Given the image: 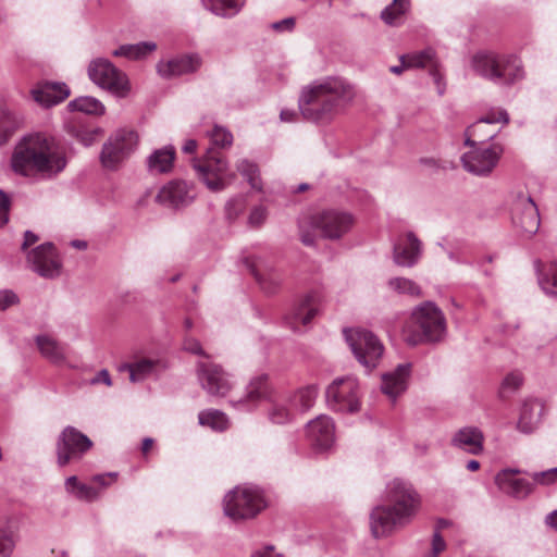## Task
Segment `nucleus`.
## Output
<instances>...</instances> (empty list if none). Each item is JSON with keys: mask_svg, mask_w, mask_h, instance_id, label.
I'll use <instances>...</instances> for the list:
<instances>
[{"mask_svg": "<svg viewBox=\"0 0 557 557\" xmlns=\"http://www.w3.org/2000/svg\"><path fill=\"white\" fill-rule=\"evenodd\" d=\"M66 164L65 151L44 133L23 136L11 156L12 171L33 182L54 180Z\"/></svg>", "mask_w": 557, "mask_h": 557, "instance_id": "nucleus-1", "label": "nucleus"}, {"mask_svg": "<svg viewBox=\"0 0 557 557\" xmlns=\"http://www.w3.org/2000/svg\"><path fill=\"white\" fill-rule=\"evenodd\" d=\"M355 97V87L347 79L327 76L302 88L298 109L308 122L329 123L350 104Z\"/></svg>", "mask_w": 557, "mask_h": 557, "instance_id": "nucleus-2", "label": "nucleus"}, {"mask_svg": "<svg viewBox=\"0 0 557 557\" xmlns=\"http://www.w3.org/2000/svg\"><path fill=\"white\" fill-rule=\"evenodd\" d=\"M387 505L373 508L370 528L376 539L389 535L396 528L410 522L416 515L420 499L412 485L395 479L386 487Z\"/></svg>", "mask_w": 557, "mask_h": 557, "instance_id": "nucleus-3", "label": "nucleus"}, {"mask_svg": "<svg viewBox=\"0 0 557 557\" xmlns=\"http://www.w3.org/2000/svg\"><path fill=\"white\" fill-rule=\"evenodd\" d=\"M209 137L213 147L208 148L201 159H195L193 161V168L197 177L208 189L211 191H221L225 189L235 175H227L228 163L224 156L216 151L215 148L231 147L233 144V135L224 127L214 126L209 133Z\"/></svg>", "mask_w": 557, "mask_h": 557, "instance_id": "nucleus-4", "label": "nucleus"}, {"mask_svg": "<svg viewBox=\"0 0 557 557\" xmlns=\"http://www.w3.org/2000/svg\"><path fill=\"white\" fill-rule=\"evenodd\" d=\"M446 335V319L442 310L433 302L425 301L414 308L404 326V336L409 345L437 343Z\"/></svg>", "mask_w": 557, "mask_h": 557, "instance_id": "nucleus-5", "label": "nucleus"}, {"mask_svg": "<svg viewBox=\"0 0 557 557\" xmlns=\"http://www.w3.org/2000/svg\"><path fill=\"white\" fill-rule=\"evenodd\" d=\"M471 67L475 74L497 85H512L524 77L522 62L516 54L479 51L471 59Z\"/></svg>", "mask_w": 557, "mask_h": 557, "instance_id": "nucleus-6", "label": "nucleus"}, {"mask_svg": "<svg viewBox=\"0 0 557 557\" xmlns=\"http://www.w3.org/2000/svg\"><path fill=\"white\" fill-rule=\"evenodd\" d=\"M89 79L99 88L119 99L127 98L132 91L129 78L125 72L117 69L110 60L96 58L87 67Z\"/></svg>", "mask_w": 557, "mask_h": 557, "instance_id": "nucleus-7", "label": "nucleus"}, {"mask_svg": "<svg viewBox=\"0 0 557 557\" xmlns=\"http://www.w3.org/2000/svg\"><path fill=\"white\" fill-rule=\"evenodd\" d=\"M265 507L261 490L256 486H236L230 491L223 502L224 513L233 520L256 517Z\"/></svg>", "mask_w": 557, "mask_h": 557, "instance_id": "nucleus-8", "label": "nucleus"}, {"mask_svg": "<svg viewBox=\"0 0 557 557\" xmlns=\"http://www.w3.org/2000/svg\"><path fill=\"white\" fill-rule=\"evenodd\" d=\"M344 334L358 362L367 372L374 369L384 351L380 339L372 332L361 329L345 330Z\"/></svg>", "mask_w": 557, "mask_h": 557, "instance_id": "nucleus-9", "label": "nucleus"}, {"mask_svg": "<svg viewBox=\"0 0 557 557\" xmlns=\"http://www.w3.org/2000/svg\"><path fill=\"white\" fill-rule=\"evenodd\" d=\"M138 135L132 129L115 131L103 144L100 162L108 170H116L136 150Z\"/></svg>", "mask_w": 557, "mask_h": 557, "instance_id": "nucleus-10", "label": "nucleus"}, {"mask_svg": "<svg viewBox=\"0 0 557 557\" xmlns=\"http://www.w3.org/2000/svg\"><path fill=\"white\" fill-rule=\"evenodd\" d=\"M325 397L332 410L352 413L360 409L359 383L354 376L335 379L326 388Z\"/></svg>", "mask_w": 557, "mask_h": 557, "instance_id": "nucleus-11", "label": "nucleus"}, {"mask_svg": "<svg viewBox=\"0 0 557 557\" xmlns=\"http://www.w3.org/2000/svg\"><path fill=\"white\" fill-rule=\"evenodd\" d=\"M91 440L74 426H65L55 444L57 463L60 467L81 460L92 447Z\"/></svg>", "mask_w": 557, "mask_h": 557, "instance_id": "nucleus-12", "label": "nucleus"}, {"mask_svg": "<svg viewBox=\"0 0 557 557\" xmlns=\"http://www.w3.org/2000/svg\"><path fill=\"white\" fill-rule=\"evenodd\" d=\"M511 221L517 231L531 237L540 228V213L537 206L529 194L517 193L511 206Z\"/></svg>", "mask_w": 557, "mask_h": 557, "instance_id": "nucleus-13", "label": "nucleus"}, {"mask_svg": "<svg viewBox=\"0 0 557 557\" xmlns=\"http://www.w3.org/2000/svg\"><path fill=\"white\" fill-rule=\"evenodd\" d=\"M309 224L313 232H319L323 238L335 240L351 228L354 218L347 212L326 210L312 215Z\"/></svg>", "mask_w": 557, "mask_h": 557, "instance_id": "nucleus-14", "label": "nucleus"}, {"mask_svg": "<svg viewBox=\"0 0 557 557\" xmlns=\"http://www.w3.org/2000/svg\"><path fill=\"white\" fill-rule=\"evenodd\" d=\"M472 148L461 157L465 170L478 176L490 175L500 159L503 148L499 145L488 147H475L474 145Z\"/></svg>", "mask_w": 557, "mask_h": 557, "instance_id": "nucleus-15", "label": "nucleus"}, {"mask_svg": "<svg viewBox=\"0 0 557 557\" xmlns=\"http://www.w3.org/2000/svg\"><path fill=\"white\" fill-rule=\"evenodd\" d=\"M197 376L202 388L212 396L223 397L233 387L231 375L210 361L197 362Z\"/></svg>", "mask_w": 557, "mask_h": 557, "instance_id": "nucleus-16", "label": "nucleus"}, {"mask_svg": "<svg viewBox=\"0 0 557 557\" xmlns=\"http://www.w3.org/2000/svg\"><path fill=\"white\" fill-rule=\"evenodd\" d=\"M30 268L38 275L54 278L61 273V261L51 243L39 245L27 255Z\"/></svg>", "mask_w": 557, "mask_h": 557, "instance_id": "nucleus-17", "label": "nucleus"}, {"mask_svg": "<svg viewBox=\"0 0 557 557\" xmlns=\"http://www.w3.org/2000/svg\"><path fill=\"white\" fill-rule=\"evenodd\" d=\"M321 305V293L311 290L296 301L290 313L286 317V322L294 331H298L301 325H307L311 322L319 313Z\"/></svg>", "mask_w": 557, "mask_h": 557, "instance_id": "nucleus-18", "label": "nucleus"}, {"mask_svg": "<svg viewBox=\"0 0 557 557\" xmlns=\"http://www.w3.org/2000/svg\"><path fill=\"white\" fill-rule=\"evenodd\" d=\"M243 261L263 292L272 294L278 289L283 277L272 263L261 257H246Z\"/></svg>", "mask_w": 557, "mask_h": 557, "instance_id": "nucleus-19", "label": "nucleus"}, {"mask_svg": "<svg viewBox=\"0 0 557 557\" xmlns=\"http://www.w3.org/2000/svg\"><path fill=\"white\" fill-rule=\"evenodd\" d=\"M195 198L194 186L182 180L169 182L157 195L158 202L175 209L190 205Z\"/></svg>", "mask_w": 557, "mask_h": 557, "instance_id": "nucleus-20", "label": "nucleus"}, {"mask_svg": "<svg viewBox=\"0 0 557 557\" xmlns=\"http://www.w3.org/2000/svg\"><path fill=\"white\" fill-rule=\"evenodd\" d=\"M306 432L311 446L318 451L330 449L335 442L334 422L327 416L321 414L309 421Z\"/></svg>", "mask_w": 557, "mask_h": 557, "instance_id": "nucleus-21", "label": "nucleus"}, {"mask_svg": "<svg viewBox=\"0 0 557 557\" xmlns=\"http://www.w3.org/2000/svg\"><path fill=\"white\" fill-rule=\"evenodd\" d=\"M200 58L197 54L180 55L170 60H161L157 64L158 74L166 79L184 74L194 73L200 66Z\"/></svg>", "mask_w": 557, "mask_h": 557, "instance_id": "nucleus-22", "label": "nucleus"}, {"mask_svg": "<svg viewBox=\"0 0 557 557\" xmlns=\"http://www.w3.org/2000/svg\"><path fill=\"white\" fill-rule=\"evenodd\" d=\"M71 94L70 87L62 82H42L32 90L33 99L42 107L50 108L64 101Z\"/></svg>", "mask_w": 557, "mask_h": 557, "instance_id": "nucleus-23", "label": "nucleus"}, {"mask_svg": "<svg viewBox=\"0 0 557 557\" xmlns=\"http://www.w3.org/2000/svg\"><path fill=\"white\" fill-rule=\"evenodd\" d=\"M519 472L511 469L503 470L496 475L495 482L505 494L523 499L532 492L533 484L524 478L517 476Z\"/></svg>", "mask_w": 557, "mask_h": 557, "instance_id": "nucleus-24", "label": "nucleus"}, {"mask_svg": "<svg viewBox=\"0 0 557 557\" xmlns=\"http://www.w3.org/2000/svg\"><path fill=\"white\" fill-rule=\"evenodd\" d=\"M410 363H400L397 368L382 375L381 391L395 400L407 388L408 377L410 375Z\"/></svg>", "mask_w": 557, "mask_h": 557, "instance_id": "nucleus-25", "label": "nucleus"}, {"mask_svg": "<svg viewBox=\"0 0 557 557\" xmlns=\"http://www.w3.org/2000/svg\"><path fill=\"white\" fill-rule=\"evenodd\" d=\"M484 435L475 426L459 429L451 437L453 447L461 449L471 455H480L483 451Z\"/></svg>", "mask_w": 557, "mask_h": 557, "instance_id": "nucleus-26", "label": "nucleus"}, {"mask_svg": "<svg viewBox=\"0 0 557 557\" xmlns=\"http://www.w3.org/2000/svg\"><path fill=\"white\" fill-rule=\"evenodd\" d=\"M544 413V404L536 398L523 401L517 429L524 434L533 433L540 425Z\"/></svg>", "mask_w": 557, "mask_h": 557, "instance_id": "nucleus-27", "label": "nucleus"}, {"mask_svg": "<svg viewBox=\"0 0 557 557\" xmlns=\"http://www.w3.org/2000/svg\"><path fill=\"white\" fill-rule=\"evenodd\" d=\"M421 243L413 233L407 234L406 243L394 246V261L401 267H412L420 256Z\"/></svg>", "mask_w": 557, "mask_h": 557, "instance_id": "nucleus-28", "label": "nucleus"}, {"mask_svg": "<svg viewBox=\"0 0 557 557\" xmlns=\"http://www.w3.org/2000/svg\"><path fill=\"white\" fill-rule=\"evenodd\" d=\"M265 410L273 424H287L294 418V408L287 395L269 399Z\"/></svg>", "mask_w": 557, "mask_h": 557, "instance_id": "nucleus-29", "label": "nucleus"}, {"mask_svg": "<svg viewBox=\"0 0 557 557\" xmlns=\"http://www.w3.org/2000/svg\"><path fill=\"white\" fill-rule=\"evenodd\" d=\"M35 343L40 355L54 364H62L66 360L65 346L55 338L47 334H39L35 337Z\"/></svg>", "mask_w": 557, "mask_h": 557, "instance_id": "nucleus-30", "label": "nucleus"}, {"mask_svg": "<svg viewBox=\"0 0 557 557\" xmlns=\"http://www.w3.org/2000/svg\"><path fill=\"white\" fill-rule=\"evenodd\" d=\"M159 361L153 359L143 358L135 362L122 363L117 367L120 372L127 371L132 383L143 382L146 379L157 373Z\"/></svg>", "mask_w": 557, "mask_h": 557, "instance_id": "nucleus-31", "label": "nucleus"}, {"mask_svg": "<svg viewBox=\"0 0 557 557\" xmlns=\"http://www.w3.org/2000/svg\"><path fill=\"white\" fill-rule=\"evenodd\" d=\"M534 268L542 290L547 296L557 297V261L543 263L541 260H535Z\"/></svg>", "mask_w": 557, "mask_h": 557, "instance_id": "nucleus-32", "label": "nucleus"}, {"mask_svg": "<svg viewBox=\"0 0 557 557\" xmlns=\"http://www.w3.org/2000/svg\"><path fill=\"white\" fill-rule=\"evenodd\" d=\"M66 132L85 147L91 146L101 129L96 126L88 125L86 119L77 116L67 122Z\"/></svg>", "mask_w": 557, "mask_h": 557, "instance_id": "nucleus-33", "label": "nucleus"}, {"mask_svg": "<svg viewBox=\"0 0 557 557\" xmlns=\"http://www.w3.org/2000/svg\"><path fill=\"white\" fill-rule=\"evenodd\" d=\"M175 160V148L173 146H165L154 150L147 158V169L151 174L169 173Z\"/></svg>", "mask_w": 557, "mask_h": 557, "instance_id": "nucleus-34", "label": "nucleus"}, {"mask_svg": "<svg viewBox=\"0 0 557 557\" xmlns=\"http://www.w3.org/2000/svg\"><path fill=\"white\" fill-rule=\"evenodd\" d=\"M509 122V115L506 110L499 109V110H492L487 112L484 116L479 119L475 123H473L471 126H469L466 129V140L465 145L467 146H474L475 141L472 139V136H478V133L480 128H485L488 124H496V123H504L507 124Z\"/></svg>", "mask_w": 557, "mask_h": 557, "instance_id": "nucleus-35", "label": "nucleus"}, {"mask_svg": "<svg viewBox=\"0 0 557 557\" xmlns=\"http://www.w3.org/2000/svg\"><path fill=\"white\" fill-rule=\"evenodd\" d=\"M268 375L261 374L253 377L249 385L247 386V393L245 399L239 398L238 400L232 403L243 409H250V406L247 404L248 401H255L268 395Z\"/></svg>", "mask_w": 557, "mask_h": 557, "instance_id": "nucleus-36", "label": "nucleus"}, {"mask_svg": "<svg viewBox=\"0 0 557 557\" xmlns=\"http://www.w3.org/2000/svg\"><path fill=\"white\" fill-rule=\"evenodd\" d=\"M21 115L8 110L0 109V147L4 146L13 134L22 126Z\"/></svg>", "mask_w": 557, "mask_h": 557, "instance_id": "nucleus-37", "label": "nucleus"}, {"mask_svg": "<svg viewBox=\"0 0 557 557\" xmlns=\"http://www.w3.org/2000/svg\"><path fill=\"white\" fill-rule=\"evenodd\" d=\"M157 45L152 41H140L138 44L122 45L115 49L112 54L128 60H140L154 51Z\"/></svg>", "mask_w": 557, "mask_h": 557, "instance_id": "nucleus-38", "label": "nucleus"}, {"mask_svg": "<svg viewBox=\"0 0 557 557\" xmlns=\"http://www.w3.org/2000/svg\"><path fill=\"white\" fill-rule=\"evenodd\" d=\"M410 9V0H393V2L387 5L381 12V20L389 26H398L404 23L405 14Z\"/></svg>", "mask_w": 557, "mask_h": 557, "instance_id": "nucleus-39", "label": "nucleus"}, {"mask_svg": "<svg viewBox=\"0 0 557 557\" xmlns=\"http://www.w3.org/2000/svg\"><path fill=\"white\" fill-rule=\"evenodd\" d=\"M201 3L206 10L215 15L231 17L240 11L244 0H201Z\"/></svg>", "mask_w": 557, "mask_h": 557, "instance_id": "nucleus-40", "label": "nucleus"}, {"mask_svg": "<svg viewBox=\"0 0 557 557\" xmlns=\"http://www.w3.org/2000/svg\"><path fill=\"white\" fill-rule=\"evenodd\" d=\"M290 399L293 408L299 411H307L313 405L318 396V387L315 385H308L299 388L293 395H287Z\"/></svg>", "mask_w": 557, "mask_h": 557, "instance_id": "nucleus-41", "label": "nucleus"}, {"mask_svg": "<svg viewBox=\"0 0 557 557\" xmlns=\"http://www.w3.org/2000/svg\"><path fill=\"white\" fill-rule=\"evenodd\" d=\"M67 108L70 111H78L88 115H102L106 110L101 101L90 96L78 97L70 101Z\"/></svg>", "mask_w": 557, "mask_h": 557, "instance_id": "nucleus-42", "label": "nucleus"}, {"mask_svg": "<svg viewBox=\"0 0 557 557\" xmlns=\"http://www.w3.org/2000/svg\"><path fill=\"white\" fill-rule=\"evenodd\" d=\"M17 527L12 520L0 528V557H11L16 545Z\"/></svg>", "mask_w": 557, "mask_h": 557, "instance_id": "nucleus-43", "label": "nucleus"}, {"mask_svg": "<svg viewBox=\"0 0 557 557\" xmlns=\"http://www.w3.org/2000/svg\"><path fill=\"white\" fill-rule=\"evenodd\" d=\"M435 52L433 49L428 48L421 51L403 54L399 61L407 62L409 69H420L431 65L434 67Z\"/></svg>", "mask_w": 557, "mask_h": 557, "instance_id": "nucleus-44", "label": "nucleus"}, {"mask_svg": "<svg viewBox=\"0 0 557 557\" xmlns=\"http://www.w3.org/2000/svg\"><path fill=\"white\" fill-rule=\"evenodd\" d=\"M198 420L201 425L209 426L214 431H224L228 428L226 414L220 410L210 409L200 411Z\"/></svg>", "mask_w": 557, "mask_h": 557, "instance_id": "nucleus-45", "label": "nucleus"}, {"mask_svg": "<svg viewBox=\"0 0 557 557\" xmlns=\"http://www.w3.org/2000/svg\"><path fill=\"white\" fill-rule=\"evenodd\" d=\"M237 171L240 175L248 182L251 188L261 190V180L259 176L258 165L247 159L239 160L237 165Z\"/></svg>", "mask_w": 557, "mask_h": 557, "instance_id": "nucleus-46", "label": "nucleus"}, {"mask_svg": "<svg viewBox=\"0 0 557 557\" xmlns=\"http://www.w3.org/2000/svg\"><path fill=\"white\" fill-rule=\"evenodd\" d=\"M388 287L398 294H405L412 297L421 295L420 287L412 281L406 277H394L388 281Z\"/></svg>", "mask_w": 557, "mask_h": 557, "instance_id": "nucleus-47", "label": "nucleus"}, {"mask_svg": "<svg viewBox=\"0 0 557 557\" xmlns=\"http://www.w3.org/2000/svg\"><path fill=\"white\" fill-rule=\"evenodd\" d=\"M522 385V376L519 373H510L508 374L503 383L499 391L500 397H507V393H512L517 391Z\"/></svg>", "mask_w": 557, "mask_h": 557, "instance_id": "nucleus-48", "label": "nucleus"}, {"mask_svg": "<svg viewBox=\"0 0 557 557\" xmlns=\"http://www.w3.org/2000/svg\"><path fill=\"white\" fill-rule=\"evenodd\" d=\"M531 478L537 484L548 485L555 483L557 482V467L541 472H533Z\"/></svg>", "mask_w": 557, "mask_h": 557, "instance_id": "nucleus-49", "label": "nucleus"}, {"mask_svg": "<svg viewBox=\"0 0 557 557\" xmlns=\"http://www.w3.org/2000/svg\"><path fill=\"white\" fill-rule=\"evenodd\" d=\"M296 18L285 17L281 21L273 22L269 25L270 29L275 33H292L295 30Z\"/></svg>", "mask_w": 557, "mask_h": 557, "instance_id": "nucleus-50", "label": "nucleus"}, {"mask_svg": "<svg viewBox=\"0 0 557 557\" xmlns=\"http://www.w3.org/2000/svg\"><path fill=\"white\" fill-rule=\"evenodd\" d=\"M73 495L81 500L91 502L97 497V491L90 485L81 483Z\"/></svg>", "mask_w": 557, "mask_h": 557, "instance_id": "nucleus-51", "label": "nucleus"}, {"mask_svg": "<svg viewBox=\"0 0 557 557\" xmlns=\"http://www.w3.org/2000/svg\"><path fill=\"white\" fill-rule=\"evenodd\" d=\"M446 543L438 531H435L432 537V550L424 555V557H438V554L445 550Z\"/></svg>", "mask_w": 557, "mask_h": 557, "instance_id": "nucleus-52", "label": "nucleus"}, {"mask_svg": "<svg viewBox=\"0 0 557 557\" xmlns=\"http://www.w3.org/2000/svg\"><path fill=\"white\" fill-rule=\"evenodd\" d=\"M183 348L184 350L191 352L194 355L208 357L205 350L202 349L200 342L194 337H185L183 342Z\"/></svg>", "mask_w": 557, "mask_h": 557, "instance_id": "nucleus-53", "label": "nucleus"}, {"mask_svg": "<svg viewBox=\"0 0 557 557\" xmlns=\"http://www.w3.org/2000/svg\"><path fill=\"white\" fill-rule=\"evenodd\" d=\"M17 301L18 298L12 290H0V310H5Z\"/></svg>", "mask_w": 557, "mask_h": 557, "instance_id": "nucleus-54", "label": "nucleus"}, {"mask_svg": "<svg viewBox=\"0 0 557 557\" xmlns=\"http://www.w3.org/2000/svg\"><path fill=\"white\" fill-rule=\"evenodd\" d=\"M267 218V210L264 207H256L251 210L249 214V223L253 226L261 225Z\"/></svg>", "mask_w": 557, "mask_h": 557, "instance_id": "nucleus-55", "label": "nucleus"}, {"mask_svg": "<svg viewBox=\"0 0 557 557\" xmlns=\"http://www.w3.org/2000/svg\"><path fill=\"white\" fill-rule=\"evenodd\" d=\"M430 73H431L433 81L436 85L438 95L443 96L445 94V89H446V84L444 82V77L442 76V74L438 72V70L435 66L430 70Z\"/></svg>", "mask_w": 557, "mask_h": 557, "instance_id": "nucleus-56", "label": "nucleus"}, {"mask_svg": "<svg viewBox=\"0 0 557 557\" xmlns=\"http://www.w3.org/2000/svg\"><path fill=\"white\" fill-rule=\"evenodd\" d=\"M299 230H300V240L302 242V244L306 246H313L315 243V236L313 233L305 230L304 222H301L299 224Z\"/></svg>", "mask_w": 557, "mask_h": 557, "instance_id": "nucleus-57", "label": "nucleus"}, {"mask_svg": "<svg viewBox=\"0 0 557 557\" xmlns=\"http://www.w3.org/2000/svg\"><path fill=\"white\" fill-rule=\"evenodd\" d=\"M91 383L92 384L103 383L107 386H111L112 381H111V376H110L108 370H106V369L100 370L97 373V375L91 380Z\"/></svg>", "mask_w": 557, "mask_h": 557, "instance_id": "nucleus-58", "label": "nucleus"}, {"mask_svg": "<svg viewBox=\"0 0 557 557\" xmlns=\"http://www.w3.org/2000/svg\"><path fill=\"white\" fill-rule=\"evenodd\" d=\"M495 132H484V128H480L478 136H472V139L476 143L484 144L495 137Z\"/></svg>", "mask_w": 557, "mask_h": 557, "instance_id": "nucleus-59", "label": "nucleus"}, {"mask_svg": "<svg viewBox=\"0 0 557 557\" xmlns=\"http://www.w3.org/2000/svg\"><path fill=\"white\" fill-rule=\"evenodd\" d=\"M298 113L293 109H282L280 113V119L283 122H295Z\"/></svg>", "mask_w": 557, "mask_h": 557, "instance_id": "nucleus-60", "label": "nucleus"}, {"mask_svg": "<svg viewBox=\"0 0 557 557\" xmlns=\"http://www.w3.org/2000/svg\"><path fill=\"white\" fill-rule=\"evenodd\" d=\"M38 240V236L34 234L32 231H26L24 233V242L22 245V249L26 250L30 245L35 244Z\"/></svg>", "mask_w": 557, "mask_h": 557, "instance_id": "nucleus-61", "label": "nucleus"}, {"mask_svg": "<svg viewBox=\"0 0 557 557\" xmlns=\"http://www.w3.org/2000/svg\"><path fill=\"white\" fill-rule=\"evenodd\" d=\"M81 485V482H78L77 480V476L75 475H72V476H69L66 480H65V490L73 494L74 491L77 488V486Z\"/></svg>", "mask_w": 557, "mask_h": 557, "instance_id": "nucleus-62", "label": "nucleus"}, {"mask_svg": "<svg viewBox=\"0 0 557 557\" xmlns=\"http://www.w3.org/2000/svg\"><path fill=\"white\" fill-rule=\"evenodd\" d=\"M251 557H280V555H274L273 546H267L264 549L253 553Z\"/></svg>", "mask_w": 557, "mask_h": 557, "instance_id": "nucleus-63", "label": "nucleus"}, {"mask_svg": "<svg viewBox=\"0 0 557 557\" xmlns=\"http://www.w3.org/2000/svg\"><path fill=\"white\" fill-rule=\"evenodd\" d=\"M545 523L557 531V510L546 516Z\"/></svg>", "mask_w": 557, "mask_h": 557, "instance_id": "nucleus-64", "label": "nucleus"}]
</instances>
